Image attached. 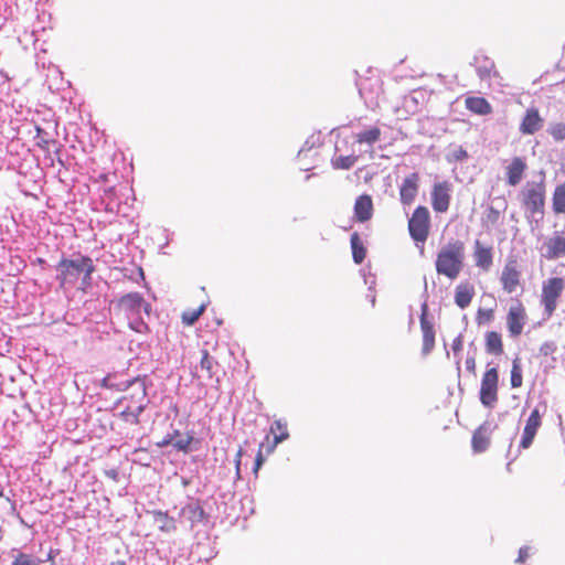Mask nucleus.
<instances>
[{"instance_id": "obj_1", "label": "nucleus", "mask_w": 565, "mask_h": 565, "mask_svg": "<svg viewBox=\"0 0 565 565\" xmlns=\"http://www.w3.org/2000/svg\"><path fill=\"white\" fill-rule=\"evenodd\" d=\"M466 245L460 239H451L440 247L436 255V273L455 280L465 267Z\"/></svg>"}, {"instance_id": "obj_2", "label": "nucleus", "mask_w": 565, "mask_h": 565, "mask_svg": "<svg viewBox=\"0 0 565 565\" xmlns=\"http://www.w3.org/2000/svg\"><path fill=\"white\" fill-rule=\"evenodd\" d=\"M58 271L56 279L61 288L74 287L83 275V282L89 284L95 271L93 259L88 256H78L74 259L61 258L56 265Z\"/></svg>"}, {"instance_id": "obj_3", "label": "nucleus", "mask_w": 565, "mask_h": 565, "mask_svg": "<svg viewBox=\"0 0 565 565\" xmlns=\"http://www.w3.org/2000/svg\"><path fill=\"white\" fill-rule=\"evenodd\" d=\"M150 313V305L139 292H129L120 297L115 306L118 318L127 320L128 327L139 333L148 330V326L140 319L141 311Z\"/></svg>"}, {"instance_id": "obj_4", "label": "nucleus", "mask_w": 565, "mask_h": 565, "mask_svg": "<svg viewBox=\"0 0 565 565\" xmlns=\"http://www.w3.org/2000/svg\"><path fill=\"white\" fill-rule=\"evenodd\" d=\"M565 289V280L562 277H550L542 284L540 303L543 308L544 319H551L559 303Z\"/></svg>"}, {"instance_id": "obj_5", "label": "nucleus", "mask_w": 565, "mask_h": 565, "mask_svg": "<svg viewBox=\"0 0 565 565\" xmlns=\"http://www.w3.org/2000/svg\"><path fill=\"white\" fill-rule=\"evenodd\" d=\"M546 185L543 181L526 182L521 191V203L526 213L532 216L540 215L545 212Z\"/></svg>"}, {"instance_id": "obj_6", "label": "nucleus", "mask_w": 565, "mask_h": 565, "mask_svg": "<svg viewBox=\"0 0 565 565\" xmlns=\"http://www.w3.org/2000/svg\"><path fill=\"white\" fill-rule=\"evenodd\" d=\"M408 233L416 246L424 250L431 228L430 212L427 206L418 205L408 218Z\"/></svg>"}, {"instance_id": "obj_7", "label": "nucleus", "mask_w": 565, "mask_h": 565, "mask_svg": "<svg viewBox=\"0 0 565 565\" xmlns=\"http://www.w3.org/2000/svg\"><path fill=\"white\" fill-rule=\"evenodd\" d=\"M501 287L505 294H522L524 284L522 271L516 258H508L499 277Z\"/></svg>"}, {"instance_id": "obj_8", "label": "nucleus", "mask_w": 565, "mask_h": 565, "mask_svg": "<svg viewBox=\"0 0 565 565\" xmlns=\"http://www.w3.org/2000/svg\"><path fill=\"white\" fill-rule=\"evenodd\" d=\"M499 371L497 367L488 369L481 379L479 398L483 406L492 408L498 402Z\"/></svg>"}, {"instance_id": "obj_9", "label": "nucleus", "mask_w": 565, "mask_h": 565, "mask_svg": "<svg viewBox=\"0 0 565 565\" xmlns=\"http://www.w3.org/2000/svg\"><path fill=\"white\" fill-rule=\"evenodd\" d=\"M527 322V312L525 306L520 300H515L509 307L505 323L509 335L519 338L523 333V329Z\"/></svg>"}, {"instance_id": "obj_10", "label": "nucleus", "mask_w": 565, "mask_h": 565, "mask_svg": "<svg viewBox=\"0 0 565 565\" xmlns=\"http://www.w3.org/2000/svg\"><path fill=\"white\" fill-rule=\"evenodd\" d=\"M124 391L126 393L120 398L121 403H126V405H135V409L147 407V387L142 379L139 376L130 379L126 390Z\"/></svg>"}, {"instance_id": "obj_11", "label": "nucleus", "mask_w": 565, "mask_h": 565, "mask_svg": "<svg viewBox=\"0 0 565 565\" xmlns=\"http://www.w3.org/2000/svg\"><path fill=\"white\" fill-rule=\"evenodd\" d=\"M451 182L444 180L435 182L430 191V204L436 213H446L451 203Z\"/></svg>"}, {"instance_id": "obj_12", "label": "nucleus", "mask_w": 565, "mask_h": 565, "mask_svg": "<svg viewBox=\"0 0 565 565\" xmlns=\"http://www.w3.org/2000/svg\"><path fill=\"white\" fill-rule=\"evenodd\" d=\"M542 256L547 260L565 257V232L556 231L542 245Z\"/></svg>"}, {"instance_id": "obj_13", "label": "nucleus", "mask_w": 565, "mask_h": 565, "mask_svg": "<svg viewBox=\"0 0 565 565\" xmlns=\"http://www.w3.org/2000/svg\"><path fill=\"white\" fill-rule=\"evenodd\" d=\"M542 417L543 413L537 407H535L529 415L519 444L521 449H529L532 446L534 438L542 426Z\"/></svg>"}, {"instance_id": "obj_14", "label": "nucleus", "mask_w": 565, "mask_h": 565, "mask_svg": "<svg viewBox=\"0 0 565 565\" xmlns=\"http://www.w3.org/2000/svg\"><path fill=\"white\" fill-rule=\"evenodd\" d=\"M288 437L289 433L287 423L281 419L275 420L269 428V433L265 437V441L267 443L266 454L270 455L274 452L277 445L288 439Z\"/></svg>"}, {"instance_id": "obj_15", "label": "nucleus", "mask_w": 565, "mask_h": 565, "mask_svg": "<svg viewBox=\"0 0 565 565\" xmlns=\"http://www.w3.org/2000/svg\"><path fill=\"white\" fill-rule=\"evenodd\" d=\"M419 189V174L417 172H413L406 178H404L401 186H399V200L404 205H411L417 194Z\"/></svg>"}, {"instance_id": "obj_16", "label": "nucleus", "mask_w": 565, "mask_h": 565, "mask_svg": "<svg viewBox=\"0 0 565 565\" xmlns=\"http://www.w3.org/2000/svg\"><path fill=\"white\" fill-rule=\"evenodd\" d=\"M544 119L535 107L527 108L520 124L522 135H534L543 127Z\"/></svg>"}, {"instance_id": "obj_17", "label": "nucleus", "mask_w": 565, "mask_h": 565, "mask_svg": "<svg viewBox=\"0 0 565 565\" xmlns=\"http://www.w3.org/2000/svg\"><path fill=\"white\" fill-rule=\"evenodd\" d=\"M420 330L423 333V348L422 353L428 355L435 347V330L434 324L427 318V305L424 303L420 315Z\"/></svg>"}, {"instance_id": "obj_18", "label": "nucleus", "mask_w": 565, "mask_h": 565, "mask_svg": "<svg viewBox=\"0 0 565 565\" xmlns=\"http://www.w3.org/2000/svg\"><path fill=\"white\" fill-rule=\"evenodd\" d=\"M472 256L477 268L482 271L491 269L493 265V248L491 246L483 245L477 239L473 244Z\"/></svg>"}, {"instance_id": "obj_19", "label": "nucleus", "mask_w": 565, "mask_h": 565, "mask_svg": "<svg viewBox=\"0 0 565 565\" xmlns=\"http://www.w3.org/2000/svg\"><path fill=\"white\" fill-rule=\"evenodd\" d=\"M493 428L491 424L486 422L481 424L472 434L471 447L473 452L480 454L486 451L491 444Z\"/></svg>"}, {"instance_id": "obj_20", "label": "nucleus", "mask_w": 565, "mask_h": 565, "mask_svg": "<svg viewBox=\"0 0 565 565\" xmlns=\"http://www.w3.org/2000/svg\"><path fill=\"white\" fill-rule=\"evenodd\" d=\"M526 169L527 164L524 158H512L504 169L507 183L511 186H516L522 181Z\"/></svg>"}, {"instance_id": "obj_21", "label": "nucleus", "mask_w": 565, "mask_h": 565, "mask_svg": "<svg viewBox=\"0 0 565 565\" xmlns=\"http://www.w3.org/2000/svg\"><path fill=\"white\" fill-rule=\"evenodd\" d=\"M373 201L371 195L362 194L356 198L354 203V216L356 221L364 223L373 215Z\"/></svg>"}, {"instance_id": "obj_22", "label": "nucleus", "mask_w": 565, "mask_h": 565, "mask_svg": "<svg viewBox=\"0 0 565 565\" xmlns=\"http://www.w3.org/2000/svg\"><path fill=\"white\" fill-rule=\"evenodd\" d=\"M476 290L472 284L466 281L460 282L455 288V303L460 308L465 309L470 306Z\"/></svg>"}, {"instance_id": "obj_23", "label": "nucleus", "mask_w": 565, "mask_h": 565, "mask_svg": "<svg viewBox=\"0 0 565 565\" xmlns=\"http://www.w3.org/2000/svg\"><path fill=\"white\" fill-rule=\"evenodd\" d=\"M465 106L471 113L481 116L492 113V106L484 97L469 96L465 100Z\"/></svg>"}, {"instance_id": "obj_24", "label": "nucleus", "mask_w": 565, "mask_h": 565, "mask_svg": "<svg viewBox=\"0 0 565 565\" xmlns=\"http://www.w3.org/2000/svg\"><path fill=\"white\" fill-rule=\"evenodd\" d=\"M484 347L489 354L501 355L504 352L501 333L488 331L484 335Z\"/></svg>"}, {"instance_id": "obj_25", "label": "nucleus", "mask_w": 565, "mask_h": 565, "mask_svg": "<svg viewBox=\"0 0 565 565\" xmlns=\"http://www.w3.org/2000/svg\"><path fill=\"white\" fill-rule=\"evenodd\" d=\"M476 71L481 79H489L498 75L494 62L487 56L476 57Z\"/></svg>"}, {"instance_id": "obj_26", "label": "nucleus", "mask_w": 565, "mask_h": 565, "mask_svg": "<svg viewBox=\"0 0 565 565\" xmlns=\"http://www.w3.org/2000/svg\"><path fill=\"white\" fill-rule=\"evenodd\" d=\"M352 257L355 264H362L366 257V248L358 232L350 237Z\"/></svg>"}, {"instance_id": "obj_27", "label": "nucleus", "mask_w": 565, "mask_h": 565, "mask_svg": "<svg viewBox=\"0 0 565 565\" xmlns=\"http://www.w3.org/2000/svg\"><path fill=\"white\" fill-rule=\"evenodd\" d=\"M121 376V373H109L102 380L100 386L114 391H124L130 380H120Z\"/></svg>"}, {"instance_id": "obj_28", "label": "nucleus", "mask_w": 565, "mask_h": 565, "mask_svg": "<svg viewBox=\"0 0 565 565\" xmlns=\"http://www.w3.org/2000/svg\"><path fill=\"white\" fill-rule=\"evenodd\" d=\"M200 367L205 372V377L211 380L216 374L215 369L218 366L217 361L210 355L206 349L201 351Z\"/></svg>"}, {"instance_id": "obj_29", "label": "nucleus", "mask_w": 565, "mask_h": 565, "mask_svg": "<svg viewBox=\"0 0 565 565\" xmlns=\"http://www.w3.org/2000/svg\"><path fill=\"white\" fill-rule=\"evenodd\" d=\"M552 209L555 214H565V181L558 184L553 192Z\"/></svg>"}, {"instance_id": "obj_30", "label": "nucleus", "mask_w": 565, "mask_h": 565, "mask_svg": "<svg viewBox=\"0 0 565 565\" xmlns=\"http://www.w3.org/2000/svg\"><path fill=\"white\" fill-rule=\"evenodd\" d=\"M381 129L379 127H371L366 130L360 131L355 135V141L360 145L372 146L377 142L381 138Z\"/></svg>"}, {"instance_id": "obj_31", "label": "nucleus", "mask_w": 565, "mask_h": 565, "mask_svg": "<svg viewBox=\"0 0 565 565\" xmlns=\"http://www.w3.org/2000/svg\"><path fill=\"white\" fill-rule=\"evenodd\" d=\"M146 408L135 409V405H126L125 408L119 413V418L129 425H139V416Z\"/></svg>"}, {"instance_id": "obj_32", "label": "nucleus", "mask_w": 565, "mask_h": 565, "mask_svg": "<svg viewBox=\"0 0 565 565\" xmlns=\"http://www.w3.org/2000/svg\"><path fill=\"white\" fill-rule=\"evenodd\" d=\"M510 382L513 388H519L523 384L522 366L519 358L514 359L512 362Z\"/></svg>"}, {"instance_id": "obj_33", "label": "nucleus", "mask_w": 565, "mask_h": 565, "mask_svg": "<svg viewBox=\"0 0 565 565\" xmlns=\"http://www.w3.org/2000/svg\"><path fill=\"white\" fill-rule=\"evenodd\" d=\"M476 323L487 326L494 320V308H479L476 312Z\"/></svg>"}, {"instance_id": "obj_34", "label": "nucleus", "mask_w": 565, "mask_h": 565, "mask_svg": "<svg viewBox=\"0 0 565 565\" xmlns=\"http://www.w3.org/2000/svg\"><path fill=\"white\" fill-rule=\"evenodd\" d=\"M358 161L356 156H339L338 158L332 160V167L339 170H349L351 169L355 162Z\"/></svg>"}, {"instance_id": "obj_35", "label": "nucleus", "mask_w": 565, "mask_h": 565, "mask_svg": "<svg viewBox=\"0 0 565 565\" xmlns=\"http://www.w3.org/2000/svg\"><path fill=\"white\" fill-rule=\"evenodd\" d=\"M204 310H205V305H201L196 309L183 311L182 316H181L182 322L185 326L194 324L198 321V319L201 317V315L204 312Z\"/></svg>"}, {"instance_id": "obj_36", "label": "nucleus", "mask_w": 565, "mask_h": 565, "mask_svg": "<svg viewBox=\"0 0 565 565\" xmlns=\"http://www.w3.org/2000/svg\"><path fill=\"white\" fill-rule=\"evenodd\" d=\"M192 440H193L192 434H190V433L182 434L181 433V436L175 437L173 447L179 451L188 452Z\"/></svg>"}, {"instance_id": "obj_37", "label": "nucleus", "mask_w": 565, "mask_h": 565, "mask_svg": "<svg viewBox=\"0 0 565 565\" xmlns=\"http://www.w3.org/2000/svg\"><path fill=\"white\" fill-rule=\"evenodd\" d=\"M547 131L555 141L561 142V141L565 140V124L564 122L551 124Z\"/></svg>"}, {"instance_id": "obj_38", "label": "nucleus", "mask_w": 565, "mask_h": 565, "mask_svg": "<svg viewBox=\"0 0 565 565\" xmlns=\"http://www.w3.org/2000/svg\"><path fill=\"white\" fill-rule=\"evenodd\" d=\"M266 449H267V443L264 441L259 445L258 451H257V455L255 458V465H254V469H253L255 476H257L258 470L260 469V467L264 465V462L266 460V456H268L266 454Z\"/></svg>"}, {"instance_id": "obj_39", "label": "nucleus", "mask_w": 565, "mask_h": 565, "mask_svg": "<svg viewBox=\"0 0 565 565\" xmlns=\"http://www.w3.org/2000/svg\"><path fill=\"white\" fill-rule=\"evenodd\" d=\"M12 565H38V559L32 555L19 553L12 562Z\"/></svg>"}, {"instance_id": "obj_40", "label": "nucleus", "mask_w": 565, "mask_h": 565, "mask_svg": "<svg viewBox=\"0 0 565 565\" xmlns=\"http://www.w3.org/2000/svg\"><path fill=\"white\" fill-rule=\"evenodd\" d=\"M177 436H181V431L175 429L173 430L171 434H168L167 436H164L161 440L157 441V447L159 448H163V447H167L169 445H172L173 446V443H174V439Z\"/></svg>"}, {"instance_id": "obj_41", "label": "nucleus", "mask_w": 565, "mask_h": 565, "mask_svg": "<svg viewBox=\"0 0 565 565\" xmlns=\"http://www.w3.org/2000/svg\"><path fill=\"white\" fill-rule=\"evenodd\" d=\"M556 344L552 341H547V342H544L541 347H540V353L544 356H548V355H552L553 353H555L556 351Z\"/></svg>"}, {"instance_id": "obj_42", "label": "nucleus", "mask_w": 565, "mask_h": 565, "mask_svg": "<svg viewBox=\"0 0 565 565\" xmlns=\"http://www.w3.org/2000/svg\"><path fill=\"white\" fill-rule=\"evenodd\" d=\"M530 553H531V547L530 546H522L519 550V554H518V557L515 559V563L524 564L527 561V558L530 556Z\"/></svg>"}, {"instance_id": "obj_43", "label": "nucleus", "mask_w": 565, "mask_h": 565, "mask_svg": "<svg viewBox=\"0 0 565 565\" xmlns=\"http://www.w3.org/2000/svg\"><path fill=\"white\" fill-rule=\"evenodd\" d=\"M452 158L455 161H463L468 158V152L462 147H459L452 152Z\"/></svg>"}, {"instance_id": "obj_44", "label": "nucleus", "mask_w": 565, "mask_h": 565, "mask_svg": "<svg viewBox=\"0 0 565 565\" xmlns=\"http://www.w3.org/2000/svg\"><path fill=\"white\" fill-rule=\"evenodd\" d=\"M487 218L491 223L495 224L500 218V212L497 209H494L493 206H490L488 210Z\"/></svg>"}, {"instance_id": "obj_45", "label": "nucleus", "mask_w": 565, "mask_h": 565, "mask_svg": "<svg viewBox=\"0 0 565 565\" xmlns=\"http://www.w3.org/2000/svg\"><path fill=\"white\" fill-rule=\"evenodd\" d=\"M467 371L476 375V359L473 356H468L465 362Z\"/></svg>"}, {"instance_id": "obj_46", "label": "nucleus", "mask_w": 565, "mask_h": 565, "mask_svg": "<svg viewBox=\"0 0 565 565\" xmlns=\"http://www.w3.org/2000/svg\"><path fill=\"white\" fill-rule=\"evenodd\" d=\"M242 456H243V449L239 448L236 452V456H235V468H236V475L239 477V471H241V460H242Z\"/></svg>"}, {"instance_id": "obj_47", "label": "nucleus", "mask_w": 565, "mask_h": 565, "mask_svg": "<svg viewBox=\"0 0 565 565\" xmlns=\"http://www.w3.org/2000/svg\"><path fill=\"white\" fill-rule=\"evenodd\" d=\"M40 132H41V129H40V128H38V137H36V138L39 139L38 145H39L42 149L49 150V149H50V141H49V140H46V139H44V138H41V137H40Z\"/></svg>"}, {"instance_id": "obj_48", "label": "nucleus", "mask_w": 565, "mask_h": 565, "mask_svg": "<svg viewBox=\"0 0 565 565\" xmlns=\"http://www.w3.org/2000/svg\"><path fill=\"white\" fill-rule=\"evenodd\" d=\"M4 531L2 527H0V543L3 541Z\"/></svg>"}, {"instance_id": "obj_49", "label": "nucleus", "mask_w": 565, "mask_h": 565, "mask_svg": "<svg viewBox=\"0 0 565 565\" xmlns=\"http://www.w3.org/2000/svg\"><path fill=\"white\" fill-rule=\"evenodd\" d=\"M507 470H508V471H511V462H508V465H507Z\"/></svg>"}]
</instances>
